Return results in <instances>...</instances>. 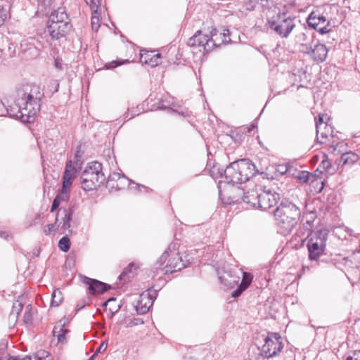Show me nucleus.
<instances>
[{
    "label": "nucleus",
    "mask_w": 360,
    "mask_h": 360,
    "mask_svg": "<svg viewBox=\"0 0 360 360\" xmlns=\"http://www.w3.org/2000/svg\"><path fill=\"white\" fill-rule=\"evenodd\" d=\"M43 96L44 94L38 85L23 84L16 91L13 105L6 108L4 103L0 101V116L8 115L22 122H32L39 112Z\"/></svg>",
    "instance_id": "f257e3e1"
},
{
    "label": "nucleus",
    "mask_w": 360,
    "mask_h": 360,
    "mask_svg": "<svg viewBox=\"0 0 360 360\" xmlns=\"http://www.w3.org/2000/svg\"><path fill=\"white\" fill-rule=\"evenodd\" d=\"M274 214L281 233L287 235L297 224L301 212L294 203L283 200L274 210Z\"/></svg>",
    "instance_id": "f03ea898"
},
{
    "label": "nucleus",
    "mask_w": 360,
    "mask_h": 360,
    "mask_svg": "<svg viewBox=\"0 0 360 360\" xmlns=\"http://www.w3.org/2000/svg\"><path fill=\"white\" fill-rule=\"evenodd\" d=\"M105 178L102 172V165L98 162H90L81 176L82 188L90 191L100 187Z\"/></svg>",
    "instance_id": "7ed1b4c3"
},
{
    "label": "nucleus",
    "mask_w": 360,
    "mask_h": 360,
    "mask_svg": "<svg viewBox=\"0 0 360 360\" xmlns=\"http://www.w3.org/2000/svg\"><path fill=\"white\" fill-rule=\"evenodd\" d=\"M328 231L326 229H319L314 232L307 243L309 257L311 260H317L326 248Z\"/></svg>",
    "instance_id": "20e7f679"
},
{
    "label": "nucleus",
    "mask_w": 360,
    "mask_h": 360,
    "mask_svg": "<svg viewBox=\"0 0 360 360\" xmlns=\"http://www.w3.org/2000/svg\"><path fill=\"white\" fill-rule=\"evenodd\" d=\"M261 354L266 358L277 356L283 348L281 336L276 333H269L264 339Z\"/></svg>",
    "instance_id": "39448f33"
},
{
    "label": "nucleus",
    "mask_w": 360,
    "mask_h": 360,
    "mask_svg": "<svg viewBox=\"0 0 360 360\" xmlns=\"http://www.w3.org/2000/svg\"><path fill=\"white\" fill-rule=\"evenodd\" d=\"M254 200L250 199V196L247 195L244 198V202L250 204L254 207H258L262 210H266L276 205L279 200L278 194L271 192H262V193H255Z\"/></svg>",
    "instance_id": "423d86ee"
},
{
    "label": "nucleus",
    "mask_w": 360,
    "mask_h": 360,
    "mask_svg": "<svg viewBox=\"0 0 360 360\" xmlns=\"http://www.w3.org/2000/svg\"><path fill=\"white\" fill-rule=\"evenodd\" d=\"M234 274L233 279L229 281V285H237L238 288L235 290L231 295L233 297L236 298L239 297L242 292L245 290L252 283L253 276L251 274L243 271L240 269L235 268L232 270Z\"/></svg>",
    "instance_id": "0eeeda50"
},
{
    "label": "nucleus",
    "mask_w": 360,
    "mask_h": 360,
    "mask_svg": "<svg viewBox=\"0 0 360 360\" xmlns=\"http://www.w3.org/2000/svg\"><path fill=\"white\" fill-rule=\"evenodd\" d=\"M269 28L282 38H288L295 27L294 19L285 15L278 17L277 20L268 21Z\"/></svg>",
    "instance_id": "6e6552de"
},
{
    "label": "nucleus",
    "mask_w": 360,
    "mask_h": 360,
    "mask_svg": "<svg viewBox=\"0 0 360 360\" xmlns=\"http://www.w3.org/2000/svg\"><path fill=\"white\" fill-rule=\"evenodd\" d=\"M70 23H59L50 22L47 25L44 33L41 36V38H46L49 37L51 40L59 39L61 37H65V35L70 32L71 29Z\"/></svg>",
    "instance_id": "1a4fd4ad"
},
{
    "label": "nucleus",
    "mask_w": 360,
    "mask_h": 360,
    "mask_svg": "<svg viewBox=\"0 0 360 360\" xmlns=\"http://www.w3.org/2000/svg\"><path fill=\"white\" fill-rule=\"evenodd\" d=\"M233 168L239 171L240 184L248 181L250 178L258 172L255 169V165L248 159L237 160V164L233 165Z\"/></svg>",
    "instance_id": "9d476101"
},
{
    "label": "nucleus",
    "mask_w": 360,
    "mask_h": 360,
    "mask_svg": "<svg viewBox=\"0 0 360 360\" xmlns=\"http://www.w3.org/2000/svg\"><path fill=\"white\" fill-rule=\"evenodd\" d=\"M301 51L310 55L317 63L326 60L328 55V49L324 44H320L318 40H315V42L311 46L306 47V49H301Z\"/></svg>",
    "instance_id": "9b49d317"
},
{
    "label": "nucleus",
    "mask_w": 360,
    "mask_h": 360,
    "mask_svg": "<svg viewBox=\"0 0 360 360\" xmlns=\"http://www.w3.org/2000/svg\"><path fill=\"white\" fill-rule=\"evenodd\" d=\"M217 34V30L213 29L211 31V36L203 34L202 31H198L188 39V45L190 46H203L207 51L210 49V42L213 41L212 37Z\"/></svg>",
    "instance_id": "f8f14e48"
},
{
    "label": "nucleus",
    "mask_w": 360,
    "mask_h": 360,
    "mask_svg": "<svg viewBox=\"0 0 360 360\" xmlns=\"http://www.w3.org/2000/svg\"><path fill=\"white\" fill-rule=\"evenodd\" d=\"M82 282L88 286L89 292L92 295L103 293L110 288L108 284L86 276L82 278Z\"/></svg>",
    "instance_id": "ddd939ff"
},
{
    "label": "nucleus",
    "mask_w": 360,
    "mask_h": 360,
    "mask_svg": "<svg viewBox=\"0 0 360 360\" xmlns=\"http://www.w3.org/2000/svg\"><path fill=\"white\" fill-rule=\"evenodd\" d=\"M155 292H153V294L148 293H142L140 296V300H139L136 309L138 314H146L150 307L153 305L154 300L155 299Z\"/></svg>",
    "instance_id": "4468645a"
},
{
    "label": "nucleus",
    "mask_w": 360,
    "mask_h": 360,
    "mask_svg": "<svg viewBox=\"0 0 360 360\" xmlns=\"http://www.w3.org/2000/svg\"><path fill=\"white\" fill-rule=\"evenodd\" d=\"M73 211L72 209H66V208H60L57 215H56V223H58L60 221V217L61 218V221L59 222L58 224L61 225V229L63 230V231H68V232H71L70 230V221L72 220V216Z\"/></svg>",
    "instance_id": "2eb2a0df"
},
{
    "label": "nucleus",
    "mask_w": 360,
    "mask_h": 360,
    "mask_svg": "<svg viewBox=\"0 0 360 360\" xmlns=\"http://www.w3.org/2000/svg\"><path fill=\"white\" fill-rule=\"evenodd\" d=\"M186 266V265L182 260L181 257L179 254L176 253L169 259L168 263L165 266V274L173 273L180 271Z\"/></svg>",
    "instance_id": "dca6fc26"
},
{
    "label": "nucleus",
    "mask_w": 360,
    "mask_h": 360,
    "mask_svg": "<svg viewBox=\"0 0 360 360\" xmlns=\"http://www.w3.org/2000/svg\"><path fill=\"white\" fill-rule=\"evenodd\" d=\"M68 171L64 172L63 186L60 193L56 196V198L58 199L60 202L67 200L69 189L72 184V181L70 180L69 174H68Z\"/></svg>",
    "instance_id": "f3484780"
},
{
    "label": "nucleus",
    "mask_w": 360,
    "mask_h": 360,
    "mask_svg": "<svg viewBox=\"0 0 360 360\" xmlns=\"http://www.w3.org/2000/svg\"><path fill=\"white\" fill-rule=\"evenodd\" d=\"M237 164V161L231 163L224 171L226 179L229 183L240 184L239 171L233 168V165Z\"/></svg>",
    "instance_id": "a211bd4d"
},
{
    "label": "nucleus",
    "mask_w": 360,
    "mask_h": 360,
    "mask_svg": "<svg viewBox=\"0 0 360 360\" xmlns=\"http://www.w3.org/2000/svg\"><path fill=\"white\" fill-rule=\"evenodd\" d=\"M303 32L299 33L297 37V42L300 43L301 49H306V47L311 46L314 42L315 39H314L312 35H310L309 32L304 27Z\"/></svg>",
    "instance_id": "6ab92c4d"
},
{
    "label": "nucleus",
    "mask_w": 360,
    "mask_h": 360,
    "mask_svg": "<svg viewBox=\"0 0 360 360\" xmlns=\"http://www.w3.org/2000/svg\"><path fill=\"white\" fill-rule=\"evenodd\" d=\"M68 17L65 10L62 8H58L56 11H54L51 13L49 18L48 24L50 22H57L59 23H70L68 21Z\"/></svg>",
    "instance_id": "aec40b11"
},
{
    "label": "nucleus",
    "mask_w": 360,
    "mask_h": 360,
    "mask_svg": "<svg viewBox=\"0 0 360 360\" xmlns=\"http://www.w3.org/2000/svg\"><path fill=\"white\" fill-rule=\"evenodd\" d=\"M68 17L65 10L62 8H58L56 11H54L51 13L49 18L48 24L50 22H57L59 23H70L68 21Z\"/></svg>",
    "instance_id": "412c9836"
},
{
    "label": "nucleus",
    "mask_w": 360,
    "mask_h": 360,
    "mask_svg": "<svg viewBox=\"0 0 360 360\" xmlns=\"http://www.w3.org/2000/svg\"><path fill=\"white\" fill-rule=\"evenodd\" d=\"M82 167V162L80 160V157L77 155H75V160L72 164V161L70 160L67 162L65 172L68 171V173L70 178V180L75 177V174L80 170Z\"/></svg>",
    "instance_id": "4be33fe9"
},
{
    "label": "nucleus",
    "mask_w": 360,
    "mask_h": 360,
    "mask_svg": "<svg viewBox=\"0 0 360 360\" xmlns=\"http://www.w3.org/2000/svg\"><path fill=\"white\" fill-rule=\"evenodd\" d=\"M326 22V18L323 15H321L316 12L311 13L307 18V24L309 27L314 29L319 28L320 25L324 24Z\"/></svg>",
    "instance_id": "5701e85b"
},
{
    "label": "nucleus",
    "mask_w": 360,
    "mask_h": 360,
    "mask_svg": "<svg viewBox=\"0 0 360 360\" xmlns=\"http://www.w3.org/2000/svg\"><path fill=\"white\" fill-rule=\"evenodd\" d=\"M333 130L331 126H330V129H323V127H321L320 124L316 126L317 140L321 144L326 143L328 136H331Z\"/></svg>",
    "instance_id": "b1692460"
},
{
    "label": "nucleus",
    "mask_w": 360,
    "mask_h": 360,
    "mask_svg": "<svg viewBox=\"0 0 360 360\" xmlns=\"http://www.w3.org/2000/svg\"><path fill=\"white\" fill-rule=\"evenodd\" d=\"M160 58V53H155L154 51H151L150 53L146 54L143 62L146 64H149L152 67H155L161 63Z\"/></svg>",
    "instance_id": "393cba45"
},
{
    "label": "nucleus",
    "mask_w": 360,
    "mask_h": 360,
    "mask_svg": "<svg viewBox=\"0 0 360 360\" xmlns=\"http://www.w3.org/2000/svg\"><path fill=\"white\" fill-rule=\"evenodd\" d=\"M358 159V155L354 153H345L340 157V163H341L342 165L350 164L352 165L356 162Z\"/></svg>",
    "instance_id": "a878e982"
},
{
    "label": "nucleus",
    "mask_w": 360,
    "mask_h": 360,
    "mask_svg": "<svg viewBox=\"0 0 360 360\" xmlns=\"http://www.w3.org/2000/svg\"><path fill=\"white\" fill-rule=\"evenodd\" d=\"M62 321H60V325L59 326H56L53 328V333L55 336L57 337L58 342H63L65 339V333L67 330L63 328L65 323H61Z\"/></svg>",
    "instance_id": "bb28decb"
},
{
    "label": "nucleus",
    "mask_w": 360,
    "mask_h": 360,
    "mask_svg": "<svg viewBox=\"0 0 360 360\" xmlns=\"http://www.w3.org/2000/svg\"><path fill=\"white\" fill-rule=\"evenodd\" d=\"M235 268L231 269L228 272H225L222 276H219L221 283L229 288H233L236 285H229V281L233 279L234 274L232 272Z\"/></svg>",
    "instance_id": "cd10ccee"
},
{
    "label": "nucleus",
    "mask_w": 360,
    "mask_h": 360,
    "mask_svg": "<svg viewBox=\"0 0 360 360\" xmlns=\"http://www.w3.org/2000/svg\"><path fill=\"white\" fill-rule=\"evenodd\" d=\"M23 309V304L21 302L16 300L13 305L12 310L10 314V319H17L21 311Z\"/></svg>",
    "instance_id": "c85d7f7f"
},
{
    "label": "nucleus",
    "mask_w": 360,
    "mask_h": 360,
    "mask_svg": "<svg viewBox=\"0 0 360 360\" xmlns=\"http://www.w3.org/2000/svg\"><path fill=\"white\" fill-rule=\"evenodd\" d=\"M134 268V264H130L120 275L119 279L120 281L128 282L130 280V278L132 276L129 274H132V269Z\"/></svg>",
    "instance_id": "c756f323"
},
{
    "label": "nucleus",
    "mask_w": 360,
    "mask_h": 360,
    "mask_svg": "<svg viewBox=\"0 0 360 360\" xmlns=\"http://www.w3.org/2000/svg\"><path fill=\"white\" fill-rule=\"evenodd\" d=\"M100 13L98 12V10L95 9L92 11V16H91V27L92 30L97 32L100 27V20H99Z\"/></svg>",
    "instance_id": "7c9ffc66"
},
{
    "label": "nucleus",
    "mask_w": 360,
    "mask_h": 360,
    "mask_svg": "<svg viewBox=\"0 0 360 360\" xmlns=\"http://www.w3.org/2000/svg\"><path fill=\"white\" fill-rule=\"evenodd\" d=\"M63 297L61 292L58 290H53V292H52L51 306H58L61 303Z\"/></svg>",
    "instance_id": "2f4dec72"
},
{
    "label": "nucleus",
    "mask_w": 360,
    "mask_h": 360,
    "mask_svg": "<svg viewBox=\"0 0 360 360\" xmlns=\"http://www.w3.org/2000/svg\"><path fill=\"white\" fill-rule=\"evenodd\" d=\"M59 248L63 252H68L70 248V240L68 236H64L58 242Z\"/></svg>",
    "instance_id": "473e14b6"
},
{
    "label": "nucleus",
    "mask_w": 360,
    "mask_h": 360,
    "mask_svg": "<svg viewBox=\"0 0 360 360\" xmlns=\"http://www.w3.org/2000/svg\"><path fill=\"white\" fill-rule=\"evenodd\" d=\"M32 307L31 304H28L26 306L25 311L23 315V321L28 324L30 323L32 321Z\"/></svg>",
    "instance_id": "72a5a7b5"
},
{
    "label": "nucleus",
    "mask_w": 360,
    "mask_h": 360,
    "mask_svg": "<svg viewBox=\"0 0 360 360\" xmlns=\"http://www.w3.org/2000/svg\"><path fill=\"white\" fill-rule=\"evenodd\" d=\"M59 226H60V224H58V223H56V221L54 224H48L46 226L47 229H44V233L46 235H49L51 233H55Z\"/></svg>",
    "instance_id": "f704fd0d"
},
{
    "label": "nucleus",
    "mask_w": 360,
    "mask_h": 360,
    "mask_svg": "<svg viewBox=\"0 0 360 360\" xmlns=\"http://www.w3.org/2000/svg\"><path fill=\"white\" fill-rule=\"evenodd\" d=\"M8 10L4 5L0 4V26L3 25L7 16Z\"/></svg>",
    "instance_id": "c9c22d12"
},
{
    "label": "nucleus",
    "mask_w": 360,
    "mask_h": 360,
    "mask_svg": "<svg viewBox=\"0 0 360 360\" xmlns=\"http://www.w3.org/2000/svg\"><path fill=\"white\" fill-rule=\"evenodd\" d=\"M221 34H222L224 37V39L222 40L224 43H229L232 41V40L229 37L231 35V32L228 28H223Z\"/></svg>",
    "instance_id": "e433bc0d"
},
{
    "label": "nucleus",
    "mask_w": 360,
    "mask_h": 360,
    "mask_svg": "<svg viewBox=\"0 0 360 360\" xmlns=\"http://www.w3.org/2000/svg\"><path fill=\"white\" fill-rule=\"evenodd\" d=\"M86 3L90 6L91 11L98 10L100 4V0H85Z\"/></svg>",
    "instance_id": "4c0bfd02"
},
{
    "label": "nucleus",
    "mask_w": 360,
    "mask_h": 360,
    "mask_svg": "<svg viewBox=\"0 0 360 360\" xmlns=\"http://www.w3.org/2000/svg\"><path fill=\"white\" fill-rule=\"evenodd\" d=\"M310 177V173L306 171L302 172L299 176L298 179L303 183H307Z\"/></svg>",
    "instance_id": "58836bf2"
},
{
    "label": "nucleus",
    "mask_w": 360,
    "mask_h": 360,
    "mask_svg": "<svg viewBox=\"0 0 360 360\" xmlns=\"http://www.w3.org/2000/svg\"><path fill=\"white\" fill-rule=\"evenodd\" d=\"M343 146V144L342 143H337L335 145L331 144L330 146V149L332 150V152L335 154H340L342 150H340V148Z\"/></svg>",
    "instance_id": "ea45409f"
},
{
    "label": "nucleus",
    "mask_w": 360,
    "mask_h": 360,
    "mask_svg": "<svg viewBox=\"0 0 360 360\" xmlns=\"http://www.w3.org/2000/svg\"><path fill=\"white\" fill-rule=\"evenodd\" d=\"M320 124L321 127H323V129H330V125H328L323 120V115L319 116V120L316 122V127Z\"/></svg>",
    "instance_id": "a19ab883"
},
{
    "label": "nucleus",
    "mask_w": 360,
    "mask_h": 360,
    "mask_svg": "<svg viewBox=\"0 0 360 360\" xmlns=\"http://www.w3.org/2000/svg\"><path fill=\"white\" fill-rule=\"evenodd\" d=\"M331 165L330 163V162L327 160V158H326V159H323L319 167L323 168L325 171L328 172V169L329 167H330Z\"/></svg>",
    "instance_id": "79ce46f5"
},
{
    "label": "nucleus",
    "mask_w": 360,
    "mask_h": 360,
    "mask_svg": "<svg viewBox=\"0 0 360 360\" xmlns=\"http://www.w3.org/2000/svg\"><path fill=\"white\" fill-rule=\"evenodd\" d=\"M169 249L166 250L158 260L160 265L163 264L169 257Z\"/></svg>",
    "instance_id": "37998d69"
},
{
    "label": "nucleus",
    "mask_w": 360,
    "mask_h": 360,
    "mask_svg": "<svg viewBox=\"0 0 360 360\" xmlns=\"http://www.w3.org/2000/svg\"><path fill=\"white\" fill-rule=\"evenodd\" d=\"M169 249L166 250L158 260L160 265L163 264L169 257Z\"/></svg>",
    "instance_id": "c03bdc74"
},
{
    "label": "nucleus",
    "mask_w": 360,
    "mask_h": 360,
    "mask_svg": "<svg viewBox=\"0 0 360 360\" xmlns=\"http://www.w3.org/2000/svg\"><path fill=\"white\" fill-rule=\"evenodd\" d=\"M329 25V22H328L327 24L323 27L319 26V28L315 29L316 30L319 31L321 34H326L330 32V30L328 28Z\"/></svg>",
    "instance_id": "a18cd8bd"
},
{
    "label": "nucleus",
    "mask_w": 360,
    "mask_h": 360,
    "mask_svg": "<svg viewBox=\"0 0 360 360\" xmlns=\"http://www.w3.org/2000/svg\"><path fill=\"white\" fill-rule=\"evenodd\" d=\"M120 65H121V63H118L116 60H113L110 63H107L105 65V67L106 69H112V68H115L119 66Z\"/></svg>",
    "instance_id": "49530a36"
},
{
    "label": "nucleus",
    "mask_w": 360,
    "mask_h": 360,
    "mask_svg": "<svg viewBox=\"0 0 360 360\" xmlns=\"http://www.w3.org/2000/svg\"><path fill=\"white\" fill-rule=\"evenodd\" d=\"M54 65L56 69L58 70H62L63 69V60L60 58H56L54 60Z\"/></svg>",
    "instance_id": "de8ad7c7"
},
{
    "label": "nucleus",
    "mask_w": 360,
    "mask_h": 360,
    "mask_svg": "<svg viewBox=\"0 0 360 360\" xmlns=\"http://www.w3.org/2000/svg\"><path fill=\"white\" fill-rule=\"evenodd\" d=\"M60 204V202H59V200L55 198L51 207V212H53L55 210H56L58 208Z\"/></svg>",
    "instance_id": "09e8293b"
},
{
    "label": "nucleus",
    "mask_w": 360,
    "mask_h": 360,
    "mask_svg": "<svg viewBox=\"0 0 360 360\" xmlns=\"http://www.w3.org/2000/svg\"><path fill=\"white\" fill-rule=\"evenodd\" d=\"M8 360H32L31 356H25L20 357V356H10Z\"/></svg>",
    "instance_id": "8fccbe9b"
},
{
    "label": "nucleus",
    "mask_w": 360,
    "mask_h": 360,
    "mask_svg": "<svg viewBox=\"0 0 360 360\" xmlns=\"http://www.w3.org/2000/svg\"><path fill=\"white\" fill-rule=\"evenodd\" d=\"M41 357L40 360H52L51 356L48 354V352L46 351H41Z\"/></svg>",
    "instance_id": "3c124183"
},
{
    "label": "nucleus",
    "mask_w": 360,
    "mask_h": 360,
    "mask_svg": "<svg viewBox=\"0 0 360 360\" xmlns=\"http://www.w3.org/2000/svg\"><path fill=\"white\" fill-rule=\"evenodd\" d=\"M108 347V343L105 342H103L101 344L99 347L97 349L96 352H101L102 351H105Z\"/></svg>",
    "instance_id": "603ef678"
},
{
    "label": "nucleus",
    "mask_w": 360,
    "mask_h": 360,
    "mask_svg": "<svg viewBox=\"0 0 360 360\" xmlns=\"http://www.w3.org/2000/svg\"><path fill=\"white\" fill-rule=\"evenodd\" d=\"M253 193L255 194V193H257V192L254 191V190L247 192L246 193H245L243 200H244L245 197L247 196V195H249L250 196V199L251 200H254L255 195H252Z\"/></svg>",
    "instance_id": "864d4df0"
},
{
    "label": "nucleus",
    "mask_w": 360,
    "mask_h": 360,
    "mask_svg": "<svg viewBox=\"0 0 360 360\" xmlns=\"http://www.w3.org/2000/svg\"><path fill=\"white\" fill-rule=\"evenodd\" d=\"M22 50L24 51H30V53L34 52V56H37L39 54V51H38V50L35 47H32V48L30 47L27 49H23Z\"/></svg>",
    "instance_id": "5fc2aeb1"
},
{
    "label": "nucleus",
    "mask_w": 360,
    "mask_h": 360,
    "mask_svg": "<svg viewBox=\"0 0 360 360\" xmlns=\"http://www.w3.org/2000/svg\"><path fill=\"white\" fill-rule=\"evenodd\" d=\"M41 351L37 353L36 354H34L32 356H31L32 360H40L41 357Z\"/></svg>",
    "instance_id": "6e6d98bb"
},
{
    "label": "nucleus",
    "mask_w": 360,
    "mask_h": 360,
    "mask_svg": "<svg viewBox=\"0 0 360 360\" xmlns=\"http://www.w3.org/2000/svg\"><path fill=\"white\" fill-rule=\"evenodd\" d=\"M115 298H112V297L110 298L103 304V306L105 308L109 303H110L112 302H115Z\"/></svg>",
    "instance_id": "4d7b16f0"
},
{
    "label": "nucleus",
    "mask_w": 360,
    "mask_h": 360,
    "mask_svg": "<svg viewBox=\"0 0 360 360\" xmlns=\"http://www.w3.org/2000/svg\"><path fill=\"white\" fill-rule=\"evenodd\" d=\"M0 237L7 239L8 234L6 232L0 231Z\"/></svg>",
    "instance_id": "13d9d810"
},
{
    "label": "nucleus",
    "mask_w": 360,
    "mask_h": 360,
    "mask_svg": "<svg viewBox=\"0 0 360 360\" xmlns=\"http://www.w3.org/2000/svg\"><path fill=\"white\" fill-rule=\"evenodd\" d=\"M120 309V305H118V307L117 308H115V309L110 308V311L112 313V314H113L115 312L117 311Z\"/></svg>",
    "instance_id": "bf43d9fd"
},
{
    "label": "nucleus",
    "mask_w": 360,
    "mask_h": 360,
    "mask_svg": "<svg viewBox=\"0 0 360 360\" xmlns=\"http://www.w3.org/2000/svg\"><path fill=\"white\" fill-rule=\"evenodd\" d=\"M115 177L120 178V174L119 173H114L112 176H110L109 178L112 179H115Z\"/></svg>",
    "instance_id": "052dcab7"
},
{
    "label": "nucleus",
    "mask_w": 360,
    "mask_h": 360,
    "mask_svg": "<svg viewBox=\"0 0 360 360\" xmlns=\"http://www.w3.org/2000/svg\"><path fill=\"white\" fill-rule=\"evenodd\" d=\"M50 43H51V42H50V39H46V44H42V46H47V45H49V44H50Z\"/></svg>",
    "instance_id": "680f3d73"
},
{
    "label": "nucleus",
    "mask_w": 360,
    "mask_h": 360,
    "mask_svg": "<svg viewBox=\"0 0 360 360\" xmlns=\"http://www.w3.org/2000/svg\"><path fill=\"white\" fill-rule=\"evenodd\" d=\"M158 108L161 109V110L169 109V108L164 106V105H159Z\"/></svg>",
    "instance_id": "e2e57ef3"
},
{
    "label": "nucleus",
    "mask_w": 360,
    "mask_h": 360,
    "mask_svg": "<svg viewBox=\"0 0 360 360\" xmlns=\"http://www.w3.org/2000/svg\"><path fill=\"white\" fill-rule=\"evenodd\" d=\"M320 184H321V188L319 189V192H321L322 191V189L323 188V186H324V184L323 181H320Z\"/></svg>",
    "instance_id": "0e129e2a"
},
{
    "label": "nucleus",
    "mask_w": 360,
    "mask_h": 360,
    "mask_svg": "<svg viewBox=\"0 0 360 360\" xmlns=\"http://www.w3.org/2000/svg\"><path fill=\"white\" fill-rule=\"evenodd\" d=\"M24 46H27V41H24L21 43V48L23 49Z\"/></svg>",
    "instance_id": "69168bd1"
},
{
    "label": "nucleus",
    "mask_w": 360,
    "mask_h": 360,
    "mask_svg": "<svg viewBox=\"0 0 360 360\" xmlns=\"http://www.w3.org/2000/svg\"><path fill=\"white\" fill-rule=\"evenodd\" d=\"M54 84L56 85V89H55V91H57L58 89V86H59V84L57 83L56 82H54Z\"/></svg>",
    "instance_id": "338daca9"
},
{
    "label": "nucleus",
    "mask_w": 360,
    "mask_h": 360,
    "mask_svg": "<svg viewBox=\"0 0 360 360\" xmlns=\"http://www.w3.org/2000/svg\"><path fill=\"white\" fill-rule=\"evenodd\" d=\"M346 360H353V358L351 356H347Z\"/></svg>",
    "instance_id": "774afa93"
}]
</instances>
